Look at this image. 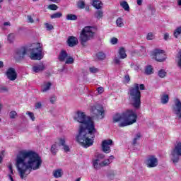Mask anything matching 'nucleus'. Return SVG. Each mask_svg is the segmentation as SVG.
<instances>
[{
	"instance_id": "nucleus-57",
	"label": "nucleus",
	"mask_w": 181,
	"mask_h": 181,
	"mask_svg": "<svg viewBox=\"0 0 181 181\" xmlns=\"http://www.w3.org/2000/svg\"><path fill=\"white\" fill-rule=\"evenodd\" d=\"M137 5L141 6V5H142V0H137Z\"/></svg>"
},
{
	"instance_id": "nucleus-38",
	"label": "nucleus",
	"mask_w": 181,
	"mask_h": 181,
	"mask_svg": "<svg viewBox=\"0 0 181 181\" xmlns=\"http://www.w3.org/2000/svg\"><path fill=\"white\" fill-rule=\"evenodd\" d=\"M58 141L59 146H64V145H66V138H59Z\"/></svg>"
},
{
	"instance_id": "nucleus-39",
	"label": "nucleus",
	"mask_w": 181,
	"mask_h": 181,
	"mask_svg": "<svg viewBox=\"0 0 181 181\" xmlns=\"http://www.w3.org/2000/svg\"><path fill=\"white\" fill-rule=\"evenodd\" d=\"M48 8L50 9V11H57V9H59V6H57L56 4H50L49 5Z\"/></svg>"
},
{
	"instance_id": "nucleus-18",
	"label": "nucleus",
	"mask_w": 181,
	"mask_h": 181,
	"mask_svg": "<svg viewBox=\"0 0 181 181\" xmlns=\"http://www.w3.org/2000/svg\"><path fill=\"white\" fill-rule=\"evenodd\" d=\"M92 165L95 170H99L101 168V162L100 163L99 158L92 160Z\"/></svg>"
},
{
	"instance_id": "nucleus-37",
	"label": "nucleus",
	"mask_w": 181,
	"mask_h": 181,
	"mask_svg": "<svg viewBox=\"0 0 181 181\" xmlns=\"http://www.w3.org/2000/svg\"><path fill=\"white\" fill-rule=\"evenodd\" d=\"M65 63L66 64H73L74 63V58L73 57H67Z\"/></svg>"
},
{
	"instance_id": "nucleus-31",
	"label": "nucleus",
	"mask_w": 181,
	"mask_h": 181,
	"mask_svg": "<svg viewBox=\"0 0 181 181\" xmlns=\"http://www.w3.org/2000/svg\"><path fill=\"white\" fill-rule=\"evenodd\" d=\"M63 16V13L60 12H57L55 13H53L52 15L50 16L51 19H56V18H59Z\"/></svg>"
},
{
	"instance_id": "nucleus-27",
	"label": "nucleus",
	"mask_w": 181,
	"mask_h": 181,
	"mask_svg": "<svg viewBox=\"0 0 181 181\" xmlns=\"http://www.w3.org/2000/svg\"><path fill=\"white\" fill-rule=\"evenodd\" d=\"M110 163H112V160L110 159H106L100 162L101 168H105V166H108V165H110Z\"/></svg>"
},
{
	"instance_id": "nucleus-20",
	"label": "nucleus",
	"mask_w": 181,
	"mask_h": 181,
	"mask_svg": "<svg viewBox=\"0 0 181 181\" xmlns=\"http://www.w3.org/2000/svg\"><path fill=\"white\" fill-rule=\"evenodd\" d=\"M144 73L146 74V76H151V74H153V67H152L151 65L146 66Z\"/></svg>"
},
{
	"instance_id": "nucleus-28",
	"label": "nucleus",
	"mask_w": 181,
	"mask_h": 181,
	"mask_svg": "<svg viewBox=\"0 0 181 181\" xmlns=\"http://www.w3.org/2000/svg\"><path fill=\"white\" fill-rule=\"evenodd\" d=\"M50 87H52V83L50 82H47L44 88L42 89V93H46V91H49V90H50Z\"/></svg>"
},
{
	"instance_id": "nucleus-2",
	"label": "nucleus",
	"mask_w": 181,
	"mask_h": 181,
	"mask_svg": "<svg viewBox=\"0 0 181 181\" xmlns=\"http://www.w3.org/2000/svg\"><path fill=\"white\" fill-rule=\"evenodd\" d=\"M42 157L33 151H21L16 157V166L21 179H26L32 170H37L42 166Z\"/></svg>"
},
{
	"instance_id": "nucleus-42",
	"label": "nucleus",
	"mask_w": 181,
	"mask_h": 181,
	"mask_svg": "<svg viewBox=\"0 0 181 181\" xmlns=\"http://www.w3.org/2000/svg\"><path fill=\"white\" fill-rule=\"evenodd\" d=\"M155 37V35H153V33H148L146 36L147 40H153Z\"/></svg>"
},
{
	"instance_id": "nucleus-64",
	"label": "nucleus",
	"mask_w": 181,
	"mask_h": 181,
	"mask_svg": "<svg viewBox=\"0 0 181 181\" xmlns=\"http://www.w3.org/2000/svg\"><path fill=\"white\" fill-rule=\"evenodd\" d=\"M177 4L179 6H181V0H178Z\"/></svg>"
},
{
	"instance_id": "nucleus-1",
	"label": "nucleus",
	"mask_w": 181,
	"mask_h": 181,
	"mask_svg": "<svg viewBox=\"0 0 181 181\" xmlns=\"http://www.w3.org/2000/svg\"><path fill=\"white\" fill-rule=\"evenodd\" d=\"M74 121L79 122V129L76 136V141L80 144L83 148H90L94 144V138H95V124L90 116H87L86 113L78 111L74 117Z\"/></svg>"
},
{
	"instance_id": "nucleus-55",
	"label": "nucleus",
	"mask_w": 181,
	"mask_h": 181,
	"mask_svg": "<svg viewBox=\"0 0 181 181\" xmlns=\"http://www.w3.org/2000/svg\"><path fill=\"white\" fill-rule=\"evenodd\" d=\"M56 101V97H52V98H51V99H50V103H52V104H54V102Z\"/></svg>"
},
{
	"instance_id": "nucleus-32",
	"label": "nucleus",
	"mask_w": 181,
	"mask_h": 181,
	"mask_svg": "<svg viewBox=\"0 0 181 181\" xmlns=\"http://www.w3.org/2000/svg\"><path fill=\"white\" fill-rule=\"evenodd\" d=\"M54 177H56V179H59V177H62V170H56L53 172Z\"/></svg>"
},
{
	"instance_id": "nucleus-40",
	"label": "nucleus",
	"mask_w": 181,
	"mask_h": 181,
	"mask_svg": "<svg viewBox=\"0 0 181 181\" xmlns=\"http://www.w3.org/2000/svg\"><path fill=\"white\" fill-rule=\"evenodd\" d=\"M45 25L47 30H53V29H54V27H53V25L49 24V23H45Z\"/></svg>"
},
{
	"instance_id": "nucleus-4",
	"label": "nucleus",
	"mask_w": 181,
	"mask_h": 181,
	"mask_svg": "<svg viewBox=\"0 0 181 181\" xmlns=\"http://www.w3.org/2000/svg\"><path fill=\"white\" fill-rule=\"evenodd\" d=\"M145 90V85L134 83V86L129 89V94L132 100V105L135 110L141 108V90Z\"/></svg>"
},
{
	"instance_id": "nucleus-56",
	"label": "nucleus",
	"mask_w": 181,
	"mask_h": 181,
	"mask_svg": "<svg viewBox=\"0 0 181 181\" xmlns=\"http://www.w3.org/2000/svg\"><path fill=\"white\" fill-rule=\"evenodd\" d=\"M4 26H11V23H10L9 21L5 22V23H4Z\"/></svg>"
},
{
	"instance_id": "nucleus-17",
	"label": "nucleus",
	"mask_w": 181,
	"mask_h": 181,
	"mask_svg": "<svg viewBox=\"0 0 181 181\" xmlns=\"http://www.w3.org/2000/svg\"><path fill=\"white\" fill-rule=\"evenodd\" d=\"M67 57H69V54H67V51L64 49L61 50L58 57L59 62H65Z\"/></svg>"
},
{
	"instance_id": "nucleus-35",
	"label": "nucleus",
	"mask_w": 181,
	"mask_h": 181,
	"mask_svg": "<svg viewBox=\"0 0 181 181\" xmlns=\"http://www.w3.org/2000/svg\"><path fill=\"white\" fill-rule=\"evenodd\" d=\"M9 117L11 119H15V118L18 117V112H16L15 110L11 111L9 113Z\"/></svg>"
},
{
	"instance_id": "nucleus-22",
	"label": "nucleus",
	"mask_w": 181,
	"mask_h": 181,
	"mask_svg": "<svg viewBox=\"0 0 181 181\" xmlns=\"http://www.w3.org/2000/svg\"><path fill=\"white\" fill-rule=\"evenodd\" d=\"M119 59H127V53L125 52V48L121 47L119 49Z\"/></svg>"
},
{
	"instance_id": "nucleus-6",
	"label": "nucleus",
	"mask_w": 181,
	"mask_h": 181,
	"mask_svg": "<svg viewBox=\"0 0 181 181\" xmlns=\"http://www.w3.org/2000/svg\"><path fill=\"white\" fill-rule=\"evenodd\" d=\"M37 46L29 49L30 58L31 60H42L43 59V48L40 46V43L37 44Z\"/></svg>"
},
{
	"instance_id": "nucleus-23",
	"label": "nucleus",
	"mask_w": 181,
	"mask_h": 181,
	"mask_svg": "<svg viewBox=\"0 0 181 181\" xmlns=\"http://www.w3.org/2000/svg\"><path fill=\"white\" fill-rule=\"evenodd\" d=\"M95 56H96L98 60H100V61L105 60V57H107L105 55V54L103 52H99L96 53Z\"/></svg>"
},
{
	"instance_id": "nucleus-14",
	"label": "nucleus",
	"mask_w": 181,
	"mask_h": 181,
	"mask_svg": "<svg viewBox=\"0 0 181 181\" xmlns=\"http://www.w3.org/2000/svg\"><path fill=\"white\" fill-rule=\"evenodd\" d=\"M27 52L28 49H26V47H23L17 49L16 53L17 56L20 57V59H25V56H26Z\"/></svg>"
},
{
	"instance_id": "nucleus-21",
	"label": "nucleus",
	"mask_w": 181,
	"mask_h": 181,
	"mask_svg": "<svg viewBox=\"0 0 181 181\" xmlns=\"http://www.w3.org/2000/svg\"><path fill=\"white\" fill-rule=\"evenodd\" d=\"M94 16L95 18H96V19H103V16H104V12L103 11V10H98L95 12Z\"/></svg>"
},
{
	"instance_id": "nucleus-24",
	"label": "nucleus",
	"mask_w": 181,
	"mask_h": 181,
	"mask_svg": "<svg viewBox=\"0 0 181 181\" xmlns=\"http://www.w3.org/2000/svg\"><path fill=\"white\" fill-rule=\"evenodd\" d=\"M120 6L124 9V11H127V12H129V4H128V2L123 1L120 3Z\"/></svg>"
},
{
	"instance_id": "nucleus-61",
	"label": "nucleus",
	"mask_w": 181,
	"mask_h": 181,
	"mask_svg": "<svg viewBox=\"0 0 181 181\" xmlns=\"http://www.w3.org/2000/svg\"><path fill=\"white\" fill-rule=\"evenodd\" d=\"M86 11H87V12H88L90 11V6H86Z\"/></svg>"
},
{
	"instance_id": "nucleus-33",
	"label": "nucleus",
	"mask_w": 181,
	"mask_h": 181,
	"mask_svg": "<svg viewBox=\"0 0 181 181\" xmlns=\"http://www.w3.org/2000/svg\"><path fill=\"white\" fill-rule=\"evenodd\" d=\"M179 35H181V26L177 27L173 33V35L176 37V39L179 37Z\"/></svg>"
},
{
	"instance_id": "nucleus-49",
	"label": "nucleus",
	"mask_w": 181,
	"mask_h": 181,
	"mask_svg": "<svg viewBox=\"0 0 181 181\" xmlns=\"http://www.w3.org/2000/svg\"><path fill=\"white\" fill-rule=\"evenodd\" d=\"M114 63L115 64H118L119 66V64H121V61L119 60V58L115 57L114 59Z\"/></svg>"
},
{
	"instance_id": "nucleus-54",
	"label": "nucleus",
	"mask_w": 181,
	"mask_h": 181,
	"mask_svg": "<svg viewBox=\"0 0 181 181\" xmlns=\"http://www.w3.org/2000/svg\"><path fill=\"white\" fill-rule=\"evenodd\" d=\"M169 39V34L168 33H165L164 34V40H168Z\"/></svg>"
},
{
	"instance_id": "nucleus-34",
	"label": "nucleus",
	"mask_w": 181,
	"mask_h": 181,
	"mask_svg": "<svg viewBox=\"0 0 181 181\" xmlns=\"http://www.w3.org/2000/svg\"><path fill=\"white\" fill-rule=\"evenodd\" d=\"M166 74L167 73L164 69H160L158 71V77L160 78H165V77H166Z\"/></svg>"
},
{
	"instance_id": "nucleus-41",
	"label": "nucleus",
	"mask_w": 181,
	"mask_h": 181,
	"mask_svg": "<svg viewBox=\"0 0 181 181\" xmlns=\"http://www.w3.org/2000/svg\"><path fill=\"white\" fill-rule=\"evenodd\" d=\"M141 139V133L136 134V137L133 139V145H136V141Z\"/></svg>"
},
{
	"instance_id": "nucleus-3",
	"label": "nucleus",
	"mask_w": 181,
	"mask_h": 181,
	"mask_svg": "<svg viewBox=\"0 0 181 181\" xmlns=\"http://www.w3.org/2000/svg\"><path fill=\"white\" fill-rule=\"evenodd\" d=\"M138 119V115L132 109L127 110L122 114L116 113L113 116V122L115 124L117 122H120V121L124 120V122H120L118 124L119 128H124V127H128L135 124Z\"/></svg>"
},
{
	"instance_id": "nucleus-58",
	"label": "nucleus",
	"mask_w": 181,
	"mask_h": 181,
	"mask_svg": "<svg viewBox=\"0 0 181 181\" xmlns=\"http://www.w3.org/2000/svg\"><path fill=\"white\" fill-rule=\"evenodd\" d=\"M4 67V62L0 61V69H2Z\"/></svg>"
},
{
	"instance_id": "nucleus-53",
	"label": "nucleus",
	"mask_w": 181,
	"mask_h": 181,
	"mask_svg": "<svg viewBox=\"0 0 181 181\" xmlns=\"http://www.w3.org/2000/svg\"><path fill=\"white\" fill-rule=\"evenodd\" d=\"M98 159H104L105 158V156L104 154L100 153L98 155Z\"/></svg>"
},
{
	"instance_id": "nucleus-47",
	"label": "nucleus",
	"mask_w": 181,
	"mask_h": 181,
	"mask_svg": "<svg viewBox=\"0 0 181 181\" xmlns=\"http://www.w3.org/2000/svg\"><path fill=\"white\" fill-rule=\"evenodd\" d=\"M89 70H90V73H97L98 71V69H97L94 66L89 68Z\"/></svg>"
},
{
	"instance_id": "nucleus-30",
	"label": "nucleus",
	"mask_w": 181,
	"mask_h": 181,
	"mask_svg": "<svg viewBox=\"0 0 181 181\" xmlns=\"http://www.w3.org/2000/svg\"><path fill=\"white\" fill-rule=\"evenodd\" d=\"M122 18L121 17H119L116 21V25L118 28H123L124 26V22L122 21Z\"/></svg>"
},
{
	"instance_id": "nucleus-9",
	"label": "nucleus",
	"mask_w": 181,
	"mask_h": 181,
	"mask_svg": "<svg viewBox=\"0 0 181 181\" xmlns=\"http://www.w3.org/2000/svg\"><path fill=\"white\" fill-rule=\"evenodd\" d=\"M114 141L112 139H106L102 141V151L105 153H110L111 152V146L113 145Z\"/></svg>"
},
{
	"instance_id": "nucleus-26",
	"label": "nucleus",
	"mask_w": 181,
	"mask_h": 181,
	"mask_svg": "<svg viewBox=\"0 0 181 181\" xmlns=\"http://www.w3.org/2000/svg\"><path fill=\"white\" fill-rule=\"evenodd\" d=\"M162 104H168L169 103V95L165 94L161 96Z\"/></svg>"
},
{
	"instance_id": "nucleus-36",
	"label": "nucleus",
	"mask_w": 181,
	"mask_h": 181,
	"mask_svg": "<svg viewBox=\"0 0 181 181\" xmlns=\"http://www.w3.org/2000/svg\"><path fill=\"white\" fill-rule=\"evenodd\" d=\"M78 8H79V9H84V8H86V3L84 1L80 0L78 2Z\"/></svg>"
},
{
	"instance_id": "nucleus-10",
	"label": "nucleus",
	"mask_w": 181,
	"mask_h": 181,
	"mask_svg": "<svg viewBox=\"0 0 181 181\" xmlns=\"http://www.w3.org/2000/svg\"><path fill=\"white\" fill-rule=\"evenodd\" d=\"M6 76L7 78L10 80V81H15V80L18 78V74L16 73L15 68L12 67H10L7 69Z\"/></svg>"
},
{
	"instance_id": "nucleus-52",
	"label": "nucleus",
	"mask_w": 181,
	"mask_h": 181,
	"mask_svg": "<svg viewBox=\"0 0 181 181\" xmlns=\"http://www.w3.org/2000/svg\"><path fill=\"white\" fill-rule=\"evenodd\" d=\"M124 80L125 81H127V83H129V81H131V78L129 77V75H125Z\"/></svg>"
},
{
	"instance_id": "nucleus-43",
	"label": "nucleus",
	"mask_w": 181,
	"mask_h": 181,
	"mask_svg": "<svg viewBox=\"0 0 181 181\" xmlns=\"http://www.w3.org/2000/svg\"><path fill=\"white\" fill-rule=\"evenodd\" d=\"M14 39H15V35H13V34H9V35H8V40L9 43H13Z\"/></svg>"
},
{
	"instance_id": "nucleus-19",
	"label": "nucleus",
	"mask_w": 181,
	"mask_h": 181,
	"mask_svg": "<svg viewBox=\"0 0 181 181\" xmlns=\"http://www.w3.org/2000/svg\"><path fill=\"white\" fill-rule=\"evenodd\" d=\"M92 5L94 8H95V9H101L103 4L100 0H93Z\"/></svg>"
},
{
	"instance_id": "nucleus-50",
	"label": "nucleus",
	"mask_w": 181,
	"mask_h": 181,
	"mask_svg": "<svg viewBox=\"0 0 181 181\" xmlns=\"http://www.w3.org/2000/svg\"><path fill=\"white\" fill-rule=\"evenodd\" d=\"M39 108H42V103L40 102L35 103V110H39Z\"/></svg>"
},
{
	"instance_id": "nucleus-15",
	"label": "nucleus",
	"mask_w": 181,
	"mask_h": 181,
	"mask_svg": "<svg viewBox=\"0 0 181 181\" xmlns=\"http://www.w3.org/2000/svg\"><path fill=\"white\" fill-rule=\"evenodd\" d=\"M67 43L69 47H74V46H77L78 40H77V37L74 36H70L67 40Z\"/></svg>"
},
{
	"instance_id": "nucleus-62",
	"label": "nucleus",
	"mask_w": 181,
	"mask_h": 181,
	"mask_svg": "<svg viewBox=\"0 0 181 181\" xmlns=\"http://www.w3.org/2000/svg\"><path fill=\"white\" fill-rule=\"evenodd\" d=\"M8 169H9V170H13L12 169V164L8 165Z\"/></svg>"
},
{
	"instance_id": "nucleus-7",
	"label": "nucleus",
	"mask_w": 181,
	"mask_h": 181,
	"mask_svg": "<svg viewBox=\"0 0 181 181\" xmlns=\"http://www.w3.org/2000/svg\"><path fill=\"white\" fill-rule=\"evenodd\" d=\"M171 156H173L171 160L176 165L179 163L181 156V142L177 143L175 148L171 151Z\"/></svg>"
},
{
	"instance_id": "nucleus-48",
	"label": "nucleus",
	"mask_w": 181,
	"mask_h": 181,
	"mask_svg": "<svg viewBox=\"0 0 181 181\" xmlns=\"http://www.w3.org/2000/svg\"><path fill=\"white\" fill-rule=\"evenodd\" d=\"M62 146L64 152H70V147L69 146L64 144V146Z\"/></svg>"
},
{
	"instance_id": "nucleus-12",
	"label": "nucleus",
	"mask_w": 181,
	"mask_h": 181,
	"mask_svg": "<svg viewBox=\"0 0 181 181\" xmlns=\"http://www.w3.org/2000/svg\"><path fill=\"white\" fill-rule=\"evenodd\" d=\"M147 168H156L158 166V158L155 156H150L146 159Z\"/></svg>"
},
{
	"instance_id": "nucleus-5",
	"label": "nucleus",
	"mask_w": 181,
	"mask_h": 181,
	"mask_svg": "<svg viewBox=\"0 0 181 181\" xmlns=\"http://www.w3.org/2000/svg\"><path fill=\"white\" fill-rule=\"evenodd\" d=\"M94 35H95V28L93 26L84 27L80 33L79 41L81 45L85 47L87 42L94 37Z\"/></svg>"
},
{
	"instance_id": "nucleus-16",
	"label": "nucleus",
	"mask_w": 181,
	"mask_h": 181,
	"mask_svg": "<svg viewBox=\"0 0 181 181\" xmlns=\"http://www.w3.org/2000/svg\"><path fill=\"white\" fill-rule=\"evenodd\" d=\"M45 69H46L45 64H43V63H40L39 64L33 66V71H34V73H40V71H43Z\"/></svg>"
},
{
	"instance_id": "nucleus-13",
	"label": "nucleus",
	"mask_w": 181,
	"mask_h": 181,
	"mask_svg": "<svg viewBox=\"0 0 181 181\" xmlns=\"http://www.w3.org/2000/svg\"><path fill=\"white\" fill-rule=\"evenodd\" d=\"M173 111L177 115V117L181 119V102L179 99H175V105L173 107Z\"/></svg>"
},
{
	"instance_id": "nucleus-59",
	"label": "nucleus",
	"mask_w": 181,
	"mask_h": 181,
	"mask_svg": "<svg viewBox=\"0 0 181 181\" xmlns=\"http://www.w3.org/2000/svg\"><path fill=\"white\" fill-rule=\"evenodd\" d=\"M8 177L10 178L11 181H13V177H12L11 175H8Z\"/></svg>"
},
{
	"instance_id": "nucleus-25",
	"label": "nucleus",
	"mask_w": 181,
	"mask_h": 181,
	"mask_svg": "<svg viewBox=\"0 0 181 181\" xmlns=\"http://www.w3.org/2000/svg\"><path fill=\"white\" fill-rule=\"evenodd\" d=\"M50 151L52 155L56 156L59 151V149L57 148V144H52L50 148Z\"/></svg>"
},
{
	"instance_id": "nucleus-63",
	"label": "nucleus",
	"mask_w": 181,
	"mask_h": 181,
	"mask_svg": "<svg viewBox=\"0 0 181 181\" xmlns=\"http://www.w3.org/2000/svg\"><path fill=\"white\" fill-rule=\"evenodd\" d=\"M1 90H4V91H8V89L6 88V87L1 88Z\"/></svg>"
},
{
	"instance_id": "nucleus-45",
	"label": "nucleus",
	"mask_w": 181,
	"mask_h": 181,
	"mask_svg": "<svg viewBox=\"0 0 181 181\" xmlns=\"http://www.w3.org/2000/svg\"><path fill=\"white\" fill-rule=\"evenodd\" d=\"M28 115L30 117V119L32 121H35V114L32 112H27Z\"/></svg>"
},
{
	"instance_id": "nucleus-8",
	"label": "nucleus",
	"mask_w": 181,
	"mask_h": 181,
	"mask_svg": "<svg viewBox=\"0 0 181 181\" xmlns=\"http://www.w3.org/2000/svg\"><path fill=\"white\" fill-rule=\"evenodd\" d=\"M151 54L155 59L156 62H159L160 63H162L166 60V54H165V51L159 49H156L153 51H152Z\"/></svg>"
},
{
	"instance_id": "nucleus-46",
	"label": "nucleus",
	"mask_w": 181,
	"mask_h": 181,
	"mask_svg": "<svg viewBox=\"0 0 181 181\" xmlns=\"http://www.w3.org/2000/svg\"><path fill=\"white\" fill-rule=\"evenodd\" d=\"M111 43H112V45H117V43H118V38H117V37H112V39H111Z\"/></svg>"
},
{
	"instance_id": "nucleus-51",
	"label": "nucleus",
	"mask_w": 181,
	"mask_h": 181,
	"mask_svg": "<svg viewBox=\"0 0 181 181\" xmlns=\"http://www.w3.org/2000/svg\"><path fill=\"white\" fill-rule=\"evenodd\" d=\"M98 93L99 94H103L104 93V88L103 87H98Z\"/></svg>"
},
{
	"instance_id": "nucleus-44",
	"label": "nucleus",
	"mask_w": 181,
	"mask_h": 181,
	"mask_svg": "<svg viewBox=\"0 0 181 181\" xmlns=\"http://www.w3.org/2000/svg\"><path fill=\"white\" fill-rule=\"evenodd\" d=\"M27 21L28 23H33L35 22V20H33V18L30 15L27 16Z\"/></svg>"
},
{
	"instance_id": "nucleus-11",
	"label": "nucleus",
	"mask_w": 181,
	"mask_h": 181,
	"mask_svg": "<svg viewBox=\"0 0 181 181\" xmlns=\"http://www.w3.org/2000/svg\"><path fill=\"white\" fill-rule=\"evenodd\" d=\"M90 112L95 115V117H98V115L101 116V119H104L105 112H104V107L101 106L100 109L97 108L96 106H91L90 107Z\"/></svg>"
},
{
	"instance_id": "nucleus-29",
	"label": "nucleus",
	"mask_w": 181,
	"mask_h": 181,
	"mask_svg": "<svg viewBox=\"0 0 181 181\" xmlns=\"http://www.w3.org/2000/svg\"><path fill=\"white\" fill-rule=\"evenodd\" d=\"M66 21H77V16L75 14H67Z\"/></svg>"
},
{
	"instance_id": "nucleus-60",
	"label": "nucleus",
	"mask_w": 181,
	"mask_h": 181,
	"mask_svg": "<svg viewBox=\"0 0 181 181\" xmlns=\"http://www.w3.org/2000/svg\"><path fill=\"white\" fill-rule=\"evenodd\" d=\"M115 158L114 157V156H110V160H114Z\"/></svg>"
}]
</instances>
